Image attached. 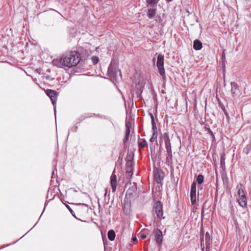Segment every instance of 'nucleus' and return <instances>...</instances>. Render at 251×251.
Returning a JSON list of instances; mask_svg holds the SVG:
<instances>
[{"mask_svg":"<svg viewBox=\"0 0 251 251\" xmlns=\"http://www.w3.org/2000/svg\"><path fill=\"white\" fill-rule=\"evenodd\" d=\"M80 54L76 51H71L63 55L59 60L60 67L66 66L71 68L76 66L80 61Z\"/></svg>","mask_w":251,"mask_h":251,"instance_id":"obj_1","label":"nucleus"},{"mask_svg":"<svg viewBox=\"0 0 251 251\" xmlns=\"http://www.w3.org/2000/svg\"><path fill=\"white\" fill-rule=\"evenodd\" d=\"M238 191V198L237 201L241 207L245 208L247 206V199L244 193L243 189L241 186H237Z\"/></svg>","mask_w":251,"mask_h":251,"instance_id":"obj_2","label":"nucleus"},{"mask_svg":"<svg viewBox=\"0 0 251 251\" xmlns=\"http://www.w3.org/2000/svg\"><path fill=\"white\" fill-rule=\"evenodd\" d=\"M152 212L153 214H156L158 219H164L165 217H163V204L161 201H157L154 203L152 209Z\"/></svg>","mask_w":251,"mask_h":251,"instance_id":"obj_3","label":"nucleus"},{"mask_svg":"<svg viewBox=\"0 0 251 251\" xmlns=\"http://www.w3.org/2000/svg\"><path fill=\"white\" fill-rule=\"evenodd\" d=\"M156 65L160 75L162 76L163 79H165L166 75L164 68V56L163 55L159 54L158 55Z\"/></svg>","mask_w":251,"mask_h":251,"instance_id":"obj_4","label":"nucleus"},{"mask_svg":"<svg viewBox=\"0 0 251 251\" xmlns=\"http://www.w3.org/2000/svg\"><path fill=\"white\" fill-rule=\"evenodd\" d=\"M164 177L163 172L160 169L156 168L154 170V178L157 183H160Z\"/></svg>","mask_w":251,"mask_h":251,"instance_id":"obj_5","label":"nucleus"},{"mask_svg":"<svg viewBox=\"0 0 251 251\" xmlns=\"http://www.w3.org/2000/svg\"><path fill=\"white\" fill-rule=\"evenodd\" d=\"M231 92L233 97L239 95L240 94V91L238 84L235 82H231Z\"/></svg>","mask_w":251,"mask_h":251,"instance_id":"obj_6","label":"nucleus"},{"mask_svg":"<svg viewBox=\"0 0 251 251\" xmlns=\"http://www.w3.org/2000/svg\"><path fill=\"white\" fill-rule=\"evenodd\" d=\"M46 94L50 98L52 104L54 106L57 99V93L55 91L48 89L46 91Z\"/></svg>","mask_w":251,"mask_h":251,"instance_id":"obj_7","label":"nucleus"},{"mask_svg":"<svg viewBox=\"0 0 251 251\" xmlns=\"http://www.w3.org/2000/svg\"><path fill=\"white\" fill-rule=\"evenodd\" d=\"M133 163L129 161L126 163V177L127 178H130L133 175Z\"/></svg>","mask_w":251,"mask_h":251,"instance_id":"obj_8","label":"nucleus"},{"mask_svg":"<svg viewBox=\"0 0 251 251\" xmlns=\"http://www.w3.org/2000/svg\"><path fill=\"white\" fill-rule=\"evenodd\" d=\"M116 69L117 65L115 63V62L111 61L108 68V74H109V76H113L116 75Z\"/></svg>","mask_w":251,"mask_h":251,"instance_id":"obj_9","label":"nucleus"},{"mask_svg":"<svg viewBox=\"0 0 251 251\" xmlns=\"http://www.w3.org/2000/svg\"><path fill=\"white\" fill-rule=\"evenodd\" d=\"M155 239L158 244L161 245L163 240V234L162 232L158 228H157L155 231Z\"/></svg>","mask_w":251,"mask_h":251,"instance_id":"obj_10","label":"nucleus"},{"mask_svg":"<svg viewBox=\"0 0 251 251\" xmlns=\"http://www.w3.org/2000/svg\"><path fill=\"white\" fill-rule=\"evenodd\" d=\"M110 184L112 189V192H114L117 188V176L114 173V171L110 177Z\"/></svg>","mask_w":251,"mask_h":251,"instance_id":"obj_11","label":"nucleus"},{"mask_svg":"<svg viewBox=\"0 0 251 251\" xmlns=\"http://www.w3.org/2000/svg\"><path fill=\"white\" fill-rule=\"evenodd\" d=\"M131 126V124L129 122H127L126 124V131L125 136L123 139V141H127L128 140L129 136L130 133V128Z\"/></svg>","mask_w":251,"mask_h":251,"instance_id":"obj_12","label":"nucleus"},{"mask_svg":"<svg viewBox=\"0 0 251 251\" xmlns=\"http://www.w3.org/2000/svg\"><path fill=\"white\" fill-rule=\"evenodd\" d=\"M174 134H171L169 132H165L161 137V140L164 141H170L171 140H174L173 136Z\"/></svg>","mask_w":251,"mask_h":251,"instance_id":"obj_13","label":"nucleus"},{"mask_svg":"<svg viewBox=\"0 0 251 251\" xmlns=\"http://www.w3.org/2000/svg\"><path fill=\"white\" fill-rule=\"evenodd\" d=\"M156 14V8L150 7V8L148 9L147 17L150 19H153L155 17Z\"/></svg>","mask_w":251,"mask_h":251,"instance_id":"obj_14","label":"nucleus"},{"mask_svg":"<svg viewBox=\"0 0 251 251\" xmlns=\"http://www.w3.org/2000/svg\"><path fill=\"white\" fill-rule=\"evenodd\" d=\"M148 7L154 8L156 7L159 0H145Z\"/></svg>","mask_w":251,"mask_h":251,"instance_id":"obj_15","label":"nucleus"},{"mask_svg":"<svg viewBox=\"0 0 251 251\" xmlns=\"http://www.w3.org/2000/svg\"><path fill=\"white\" fill-rule=\"evenodd\" d=\"M202 44L200 40L198 39H196L194 40L193 44V48L195 50H200L202 48Z\"/></svg>","mask_w":251,"mask_h":251,"instance_id":"obj_16","label":"nucleus"},{"mask_svg":"<svg viewBox=\"0 0 251 251\" xmlns=\"http://www.w3.org/2000/svg\"><path fill=\"white\" fill-rule=\"evenodd\" d=\"M204 131L206 132L207 134H209L211 137L212 140L215 139V136L213 133V132L211 131L210 128L209 127L208 125H205L204 126Z\"/></svg>","mask_w":251,"mask_h":251,"instance_id":"obj_17","label":"nucleus"},{"mask_svg":"<svg viewBox=\"0 0 251 251\" xmlns=\"http://www.w3.org/2000/svg\"><path fill=\"white\" fill-rule=\"evenodd\" d=\"M107 236L109 240L113 241L115 239L116 236L115 231L112 229L109 230L108 232Z\"/></svg>","mask_w":251,"mask_h":251,"instance_id":"obj_18","label":"nucleus"},{"mask_svg":"<svg viewBox=\"0 0 251 251\" xmlns=\"http://www.w3.org/2000/svg\"><path fill=\"white\" fill-rule=\"evenodd\" d=\"M190 199L192 204H195L196 202V192L190 193Z\"/></svg>","mask_w":251,"mask_h":251,"instance_id":"obj_19","label":"nucleus"},{"mask_svg":"<svg viewBox=\"0 0 251 251\" xmlns=\"http://www.w3.org/2000/svg\"><path fill=\"white\" fill-rule=\"evenodd\" d=\"M123 209L125 213H128L130 211V205L128 203H124Z\"/></svg>","mask_w":251,"mask_h":251,"instance_id":"obj_20","label":"nucleus"},{"mask_svg":"<svg viewBox=\"0 0 251 251\" xmlns=\"http://www.w3.org/2000/svg\"><path fill=\"white\" fill-rule=\"evenodd\" d=\"M166 147L167 151V152H168L169 155L172 156V151H171L170 142H166Z\"/></svg>","mask_w":251,"mask_h":251,"instance_id":"obj_21","label":"nucleus"},{"mask_svg":"<svg viewBox=\"0 0 251 251\" xmlns=\"http://www.w3.org/2000/svg\"><path fill=\"white\" fill-rule=\"evenodd\" d=\"M204 176L202 175H199L197 178V181L198 184H201L203 182Z\"/></svg>","mask_w":251,"mask_h":251,"instance_id":"obj_22","label":"nucleus"},{"mask_svg":"<svg viewBox=\"0 0 251 251\" xmlns=\"http://www.w3.org/2000/svg\"><path fill=\"white\" fill-rule=\"evenodd\" d=\"M157 137V132H152V137L150 139V141H155L156 140Z\"/></svg>","mask_w":251,"mask_h":251,"instance_id":"obj_23","label":"nucleus"},{"mask_svg":"<svg viewBox=\"0 0 251 251\" xmlns=\"http://www.w3.org/2000/svg\"><path fill=\"white\" fill-rule=\"evenodd\" d=\"M196 192V183L193 182L191 184L190 193Z\"/></svg>","mask_w":251,"mask_h":251,"instance_id":"obj_24","label":"nucleus"},{"mask_svg":"<svg viewBox=\"0 0 251 251\" xmlns=\"http://www.w3.org/2000/svg\"><path fill=\"white\" fill-rule=\"evenodd\" d=\"M212 244V239L211 237H208L207 239H205V245L206 246H211Z\"/></svg>","mask_w":251,"mask_h":251,"instance_id":"obj_25","label":"nucleus"},{"mask_svg":"<svg viewBox=\"0 0 251 251\" xmlns=\"http://www.w3.org/2000/svg\"><path fill=\"white\" fill-rule=\"evenodd\" d=\"M151 125H152V132H157V127L156 125V123L155 121L151 122Z\"/></svg>","mask_w":251,"mask_h":251,"instance_id":"obj_26","label":"nucleus"},{"mask_svg":"<svg viewBox=\"0 0 251 251\" xmlns=\"http://www.w3.org/2000/svg\"><path fill=\"white\" fill-rule=\"evenodd\" d=\"M147 146V142H138V146L140 149L144 148Z\"/></svg>","mask_w":251,"mask_h":251,"instance_id":"obj_27","label":"nucleus"},{"mask_svg":"<svg viewBox=\"0 0 251 251\" xmlns=\"http://www.w3.org/2000/svg\"><path fill=\"white\" fill-rule=\"evenodd\" d=\"M92 62L94 64H96L99 62V58L97 56H94L92 57Z\"/></svg>","mask_w":251,"mask_h":251,"instance_id":"obj_28","label":"nucleus"},{"mask_svg":"<svg viewBox=\"0 0 251 251\" xmlns=\"http://www.w3.org/2000/svg\"><path fill=\"white\" fill-rule=\"evenodd\" d=\"M221 108H222V109L223 110V111H224L225 114L226 115V118H229V116L228 115V112L226 111L225 107L224 106H223Z\"/></svg>","mask_w":251,"mask_h":251,"instance_id":"obj_29","label":"nucleus"},{"mask_svg":"<svg viewBox=\"0 0 251 251\" xmlns=\"http://www.w3.org/2000/svg\"><path fill=\"white\" fill-rule=\"evenodd\" d=\"M140 237L142 239H145L147 237V236L146 234L142 232L140 234Z\"/></svg>","mask_w":251,"mask_h":251,"instance_id":"obj_30","label":"nucleus"},{"mask_svg":"<svg viewBox=\"0 0 251 251\" xmlns=\"http://www.w3.org/2000/svg\"><path fill=\"white\" fill-rule=\"evenodd\" d=\"M149 114L150 115L151 122H153V121H155L154 118L153 114L151 113H150Z\"/></svg>","mask_w":251,"mask_h":251,"instance_id":"obj_31","label":"nucleus"},{"mask_svg":"<svg viewBox=\"0 0 251 251\" xmlns=\"http://www.w3.org/2000/svg\"><path fill=\"white\" fill-rule=\"evenodd\" d=\"M211 246H206V251H210Z\"/></svg>","mask_w":251,"mask_h":251,"instance_id":"obj_32","label":"nucleus"},{"mask_svg":"<svg viewBox=\"0 0 251 251\" xmlns=\"http://www.w3.org/2000/svg\"><path fill=\"white\" fill-rule=\"evenodd\" d=\"M208 237H210L209 233L206 232L205 234V239H207Z\"/></svg>","mask_w":251,"mask_h":251,"instance_id":"obj_33","label":"nucleus"},{"mask_svg":"<svg viewBox=\"0 0 251 251\" xmlns=\"http://www.w3.org/2000/svg\"><path fill=\"white\" fill-rule=\"evenodd\" d=\"M202 241H203V240H201V249H202V250H203V248H204V245H203V244H202Z\"/></svg>","mask_w":251,"mask_h":251,"instance_id":"obj_34","label":"nucleus"},{"mask_svg":"<svg viewBox=\"0 0 251 251\" xmlns=\"http://www.w3.org/2000/svg\"><path fill=\"white\" fill-rule=\"evenodd\" d=\"M225 162V159L224 157H221V163L222 164L223 163Z\"/></svg>","mask_w":251,"mask_h":251,"instance_id":"obj_35","label":"nucleus"},{"mask_svg":"<svg viewBox=\"0 0 251 251\" xmlns=\"http://www.w3.org/2000/svg\"><path fill=\"white\" fill-rule=\"evenodd\" d=\"M88 116L87 117H92L93 115H95V114L90 113V114H88Z\"/></svg>","mask_w":251,"mask_h":251,"instance_id":"obj_36","label":"nucleus"},{"mask_svg":"<svg viewBox=\"0 0 251 251\" xmlns=\"http://www.w3.org/2000/svg\"><path fill=\"white\" fill-rule=\"evenodd\" d=\"M152 60H153V61H154H154H155V58H153Z\"/></svg>","mask_w":251,"mask_h":251,"instance_id":"obj_37","label":"nucleus"},{"mask_svg":"<svg viewBox=\"0 0 251 251\" xmlns=\"http://www.w3.org/2000/svg\"><path fill=\"white\" fill-rule=\"evenodd\" d=\"M175 136L176 137V132L175 133Z\"/></svg>","mask_w":251,"mask_h":251,"instance_id":"obj_38","label":"nucleus"},{"mask_svg":"<svg viewBox=\"0 0 251 251\" xmlns=\"http://www.w3.org/2000/svg\"><path fill=\"white\" fill-rule=\"evenodd\" d=\"M133 240H136V238L135 237V238H133Z\"/></svg>","mask_w":251,"mask_h":251,"instance_id":"obj_39","label":"nucleus"}]
</instances>
